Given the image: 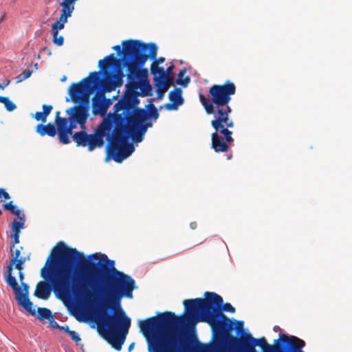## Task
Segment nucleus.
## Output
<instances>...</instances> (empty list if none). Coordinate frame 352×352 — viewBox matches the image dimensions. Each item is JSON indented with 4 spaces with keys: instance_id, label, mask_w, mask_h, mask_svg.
<instances>
[{
    "instance_id": "f257e3e1",
    "label": "nucleus",
    "mask_w": 352,
    "mask_h": 352,
    "mask_svg": "<svg viewBox=\"0 0 352 352\" xmlns=\"http://www.w3.org/2000/svg\"><path fill=\"white\" fill-rule=\"evenodd\" d=\"M40 275L34 295L47 300L53 292L62 298L74 296L98 314V331L111 346L120 351L131 327V318L121 307L125 296L133 297L135 280L118 271L115 262L103 256L89 261L76 248L59 241L52 248Z\"/></svg>"
},
{
    "instance_id": "f03ea898",
    "label": "nucleus",
    "mask_w": 352,
    "mask_h": 352,
    "mask_svg": "<svg viewBox=\"0 0 352 352\" xmlns=\"http://www.w3.org/2000/svg\"><path fill=\"white\" fill-rule=\"evenodd\" d=\"M138 87L136 82L128 85L127 91L113 107L114 113L104 118L94 133L76 132L73 140L76 146L87 147L89 151H93L103 146L106 137L107 158L111 157L115 162L121 163L129 157L135 148L128 143L129 138L133 142H141L148 129L153 126L152 120H156L160 116L152 101L145 109L138 107L140 100L135 91Z\"/></svg>"
},
{
    "instance_id": "7ed1b4c3",
    "label": "nucleus",
    "mask_w": 352,
    "mask_h": 352,
    "mask_svg": "<svg viewBox=\"0 0 352 352\" xmlns=\"http://www.w3.org/2000/svg\"><path fill=\"white\" fill-rule=\"evenodd\" d=\"M181 318L172 311H165L157 316L139 320L140 332L146 339L148 352H225L221 340L214 345L199 342L193 347L192 341L177 329Z\"/></svg>"
},
{
    "instance_id": "20e7f679",
    "label": "nucleus",
    "mask_w": 352,
    "mask_h": 352,
    "mask_svg": "<svg viewBox=\"0 0 352 352\" xmlns=\"http://www.w3.org/2000/svg\"><path fill=\"white\" fill-rule=\"evenodd\" d=\"M236 88L234 82L226 80L223 84L212 85L208 90L210 100L203 94H199V101L208 115H214L211 126L215 130L211 135V148L217 153H226L234 142L232 132L229 128L234 126V121L230 118L232 109L229 105L232 96Z\"/></svg>"
},
{
    "instance_id": "39448f33",
    "label": "nucleus",
    "mask_w": 352,
    "mask_h": 352,
    "mask_svg": "<svg viewBox=\"0 0 352 352\" xmlns=\"http://www.w3.org/2000/svg\"><path fill=\"white\" fill-rule=\"evenodd\" d=\"M100 80L99 72H90L89 76L77 83H72L69 94L73 102L78 105L66 111L69 115V121L67 118H60V112L56 113L55 123L57 126L58 140L60 143L67 144L70 142L69 135H73V130L79 124L82 131L85 128V123L89 115L90 96L98 86Z\"/></svg>"
},
{
    "instance_id": "423d86ee",
    "label": "nucleus",
    "mask_w": 352,
    "mask_h": 352,
    "mask_svg": "<svg viewBox=\"0 0 352 352\" xmlns=\"http://www.w3.org/2000/svg\"><path fill=\"white\" fill-rule=\"evenodd\" d=\"M123 63L127 68V86L132 82H138V88L135 89L138 96H150L152 95V87L147 80L148 70L143 66L148 60H153L151 67H160L159 65L165 61V58L156 59L157 46L155 43H144L138 40H125L122 43Z\"/></svg>"
},
{
    "instance_id": "0eeeda50",
    "label": "nucleus",
    "mask_w": 352,
    "mask_h": 352,
    "mask_svg": "<svg viewBox=\"0 0 352 352\" xmlns=\"http://www.w3.org/2000/svg\"><path fill=\"white\" fill-rule=\"evenodd\" d=\"M118 62V60L115 57V55L113 53L98 61V67L100 69L98 72L100 76L98 83L101 80L100 74L103 72L104 75L107 78L113 77L114 78L115 85L116 86H121L122 85L123 78L125 76L123 73V71L121 69H118L115 72H113V71L108 69V68L116 65Z\"/></svg>"
},
{
    "instance_id": "6e6552de",
    "label": "nucleus",
    "mask_w": 352,
    "mask_h": 352,
    "mask_svg": "<svg viewBox=\"0 0 352 352\" xmlns=\"http://www.w3.org/2000/svg\"><path fill=\"white\" fill-rule=\"evenodd\" d=\"M7 284L13 289L15 294V299L18 304L31 315L35 316L36 312L34 307L33 302L29 298V285L27 283H21L22 289L16 281L15 285H12L9 280H6Z\"/></svg>"
},
{
    "instance_id": "1a4fd4ad",
    "label": "nucleus",
    "mask_w": 352,
    "mask_h": 352,
    "mask_svg": "<svg viewBox=\"0 0 352 352\" xmlns=\"http://www.w3.org/2000/svg\"><path fill=\"white\" fill-rule=\"evenodd\" d=\"M92 113L95 116L100 115L104 116L112 104L111 99H107L105 94L102 91H97L92 98Z\"/></svg>"
},
{
    "instance_id": "9d476101",
    "label": "nucleus",
    "mask_w": 352,
    "mask_h": 352,
    "mask_svg": "<svg viewBox=\"0 0 352 352\" xmlns=\"http://www.w3.org/2000/svg\"><path fill=\"white\" fill-rule=\"evenodd\" d=\"M26 261L25 257L21 256L20 259H17L12 265H11V261H10L9 265L7 267V274H6V280H8L12 283V285H15L16 284V278L12 276V270L14 267L15 269L19 270V280L22 282L24 280V274L22 270H23V264Z\"/></svg>"
},
{
    "instance_id": "9b49d317",
    "label": "nucleus",
    "mask_w": 352,
    "mask_h": 352,
    "mask_svg": "<svg viewBox=\"0 0 352 352\" xmlns=\"http://www.w3.org/2000/svg\"><path fill=\"white\" fill-rule=\"evenodd\" d=\"M168 97L171 103L166 104L165 107L167 110H175L184 102L182 91L179 87H176L173 90L170 91L168 94Z\"/></svg>"
},
{
    "instance_id": "f8f14e48",
    "label": "nucleus",
    "mask_w": 352,
    "mask_h": 352,
    "mask_svg": "<svg viewBox=\"0 0 352 352\" xmlns=\"http://www.w3.org/2000/svg\"><path fill=\"white\" fill-rule=\"evenodd\" d=\"M36 131L41 136L48 135L50 137H54L56 134H58L57 127L51 123H48L45 125L42 124H39L36 127Z\"/></svg>"
},
{
    "instance_id": "ddd939ff",
    "label": "nucleus",
    "mask_w": 352,
    "mask_h": 352,
    "mask_svg": "<svg viewBox=\"0 0 352 352\" xmlns=\"http://www.w3.org/2000/svg\"><path fill=\"white\" fill-rule=\"evenodd\" d=\"M53 107L50 104H43V111H37L34 114V119L36 121H41L42 122H45L47 120V116L50 114Z\"/></svg>"
},
{
    "instance_id": "4468645a",
    "label": "nucleus",
    "mask_w": 352,
    "mask_h": 352,
    "mask_svg": "<svg viewBox=\"0 0 352 352\" xmlns=\"http://www.w3.org/2000/svg\"><path fill=\"white\" fill-rule=\"evenodd\" d=\"M151 72L155 76V80L158 83L160 81H164L167 78V74L162 67H151Z\"/></svg>"
},
{
    "instance_id": "2eb2a0df",
    "label": "nucleus",
    "mask_w": 352,
    "mask_h": 352,
    "mask_svg": "<svg viewBox=\"0 0 352 352\" xmlns=\"http://www.w3.org/2000/svg\"><path fill=\"white\" fill-rule=\"evenodd\" d=\"M78 0H63L60 3L61 12L72 15L74 10V3Z\"/></svg>"
},
{
    "instance_id": "dca6fc26",
    "label": "nucleus",
    "mask_w": 352,
    "mask_h": 352,
    "mask_svg": "<svg viewBox=\"0 0 352 352\" xmlns=\"http://www.w3.org/2000/svg\"><path fill=\"white\" fill-rule=\"evenodd\" d=\"M20 221L14 219L12 223V230L11 234H20L21 230L23 228L25 223V216L23 214L22 217H19Z\"/></svg>"
},
{
    "instance_id": "f3484780",
    "label": "nucleus",
    "mask_w": 352,
    "mask_h": 352,
    "mask_svg": "<svg viewBox=\"0 0 352 352\" xmlns=\"http://www.w3.org/2000/svg\"><path fill=\"white\" fill-rule=\"evenodd\" d=\"M38 315L37 318L40 320H52L54 319L53 315L50 309L45 307H38Z\"/></svg>"
},
{
    "instance_id": "a211bd4d",
    "label": "nucleus",
    "mask_w": 352,
    "mask_h": 352,
    "mask_svg": "<svg viewBox=\"0 0 352 352\" xmlns=\"http://www.w3.org/2000/svg\"><path fill=\"white\" fill-rule=\"evenodd\" d=\"M186 72V69H181L178 74V77L176 80V83L182 85L184 87H187L190 81V78L188 76L184 77Z\"/></svg>"
},
{
    "instance_id": "6ab92c4d",
    "label": "nucleus",
    "mask_w": 352,
    "mask_h": 352,
    "mask_svg": "<svg viewBox=\"0 0 352 352\" xmlns=\"http://www.w3.org/2000/svg\"><path fill=\"white\" fill-rule=\"evenodd\" d=\"M0 102L4 104L5 108L8 111H12L16 108V104L8 97L0 96Z\"/></svg>"
},
{
    "instance_id": "aec40b11",
    "label": "nucleus",
    "mask_w": 352,
    "mask_h": 352,
    "mask_svg": "<svg viewBox=\"0 0 352 352\" xmlns=\"http://www.w3.org/2000/svg\"><path fill=\"white\" fill-rule=\"evenodd\" d=\"M213 306L216 310L220 311L222 314H223V311H228L230 313L235 312V308L230 303H228V302L223 304V302L222 304L219 306H217L214 304Z\"/></svg>"
},
{
    "instance_id": "412c9836",
    "label": "nucleus",
    "mask_w": 352,
    "mask_h": 352,
    "mask_svg": "<svg viewBox=\"0 0 352 352\" xmlns=\"http://www.w3.org/2000/svg\"><path fill=\"white\" fill-rule=\"evenodd\" d=\"M3 208L6 210H9L12 214L19 216L20 215V210L17 207L13 205V202L9 201L3 205Z\"/></svg>"
},
{
    "instance_id": "4be33fe9",
    "label": "nucleus",
    "mask_w": 352,
    "mask_h": 352,
    "mask_svg": "<svg viewBox=\"0 0 352 352\" xmlns=\"http://www.w3.org/2000/svg\"><path fill=\"white\" fill-rule=\"evenodd\" d=\"M174 83V78L173 76H168L167 78L164 81H160L157 83V85L161 87L164 88V90H167L170 86L173 85Z\"/></svg>"
},
{
    "instance_id": "5701e85b",
    "label": "nucleus",
    "mask_w": 352,
    "mask_h": 352,
    "mask_svg": "<svg viewBox=\"0 0 352 352\" xmlns=\"http://www.w3.org/2000/svg\"><path fill=\"white\" fill-rule=\"evenodd\" d=\"M65 27V24L58 21H56L52 26V32L57 34L59 30H63Z\"/></svg>"
},
{
    "instance_id": "b1692460",
    "label": "nucleus",
    "mask_w": 352,
    "mask_h": 352,
    "mask_svg": "<svg viewBox=\"0 0 352 352\" xmlns=\"http://www.w3.org/2000/svg\"><path fill=\"white\" fill-rule=\"evenodd\" d=\"M53 34V43L58 46H62L64 43V38L61 35H58V32L55 35V33H52Z\"/></svg>"
},
{
    "instance_id": "393cba45",
    "label": "nucleus",
    "mask_w": 352,
    "mask_h": 352,
    "mask_svg": "<svg viewBox=\"0 0 352 352\" xmlns=\"http://www.w3.org/2000/svg\"><path fill=\"white\" fill-rule=\"evenodd\" d=\"M11 252H12V258H11L10 261H11V265H12L14 263V262L17 261V259H20V258L21 256H20V255H21V250H19V249H16L15 250H12Z\"/></svg>"
},
{
    "instance_id": "a878e982",
    "label": "nucleus",
    "mask_w": 352,
    "mask_h": 352,
    "mask_svg": "<svg viewBox=\"0 0 352 352\" xmlns=\"http://www.w3.org/2000/svg\"><path fill=\"white\" fill-rule=\"evenodd\" d=\"M32 74V72L29 69H25L22 72V74L19 76V81L24 80L27 78H28Z\"/></svg>"
},
{
    "instance_id": "bb28decb",
    "label": "nucleus",
    "mask_w": 352,
    "mask_h": 352,
    "mask_svg": "<svg viewBox=\"0 0 352 352\" xmlns=\"http://www.w3.org/2000/svg\"><path fill=\"white\" fill-rule=\"evenodd\" d=\"M69 335L70 336L71 339L75 341L76 342H79L81 340V338H80L79 335L75 331L69 332Z\"/></svg>"
},
{
    "instance_id": "cd10ccee",
    "label": "nucleus",
    "mask_w": 352,
    "mask_h": 352,
    "mask_svg": "<svg viewBox=\"0 0 352 352\" xmlns=\"http://www.w3.org/2000/svg\"><path fill=\"white\" fill-rule=\"evenodd\" d=\"M71 16H72L71 14H69L64 13V12H61V14H60V16L58 21L62 22L63 23L65 24L67 21V19L69 17H70Z\"/></svg>"
},
{
    "instance_id": "c85d7f7f",
    "label": "nucleus",
    "mask_w": 352,
    "mask_h": 352,
    "mask_svg": "<svg viewBox=\"0 0 352 352\" xmlns=\"http://www.w3.org/2000/svg\"><path fill=\"white\" fill-rule=\"evenodd\" d=\"M11 236L14 239V243H13V245L10 248V251H12L14 248V245H16V244L19 243V236H20V234H16H16H11Z\"/></svg>"
},
{
    "instance_id": "c756f323",
    "label": "nucleus",
    "mask_w": 352,
    "mask_h": 352,
    "mask_svg": "<svg viewBox=\"0 0 352 352\" xmlns=\"http://www.w3.org/2000/svg\"><path fill=\"white\" fill-rule=\"evenodd\" d=\"M84 315H85L84 313L81 311H76L75 313H74V316H75L76 320H78L79 322L85 321L84 318H82V316H84Z\"/></svg>"
},
{
    "instance_id": "7c9ffc66",
    "label": "nucleus",
    "mask_w": 352,
    "mask_h": 352,
    "mask_svg": "<svg viewBox=\"0 0 352 352\" xmlns=\"http://www.w3.org/2000/svg\"><path fill=\"white\" fill-rule=\"evenodd\" d=\"M3 197L5 199H10V196L5 189L0 188V198Z\"/></svg>"
},
{
    "instance_id": "2f4dec72",
    "label": "nucleus",
    "mask_w": 352,
    "mask_h": 352,
    "mask_svg": "<svg viewBox=\"0 0 352 352\" xmlns=\"http://www.w3.org/2000/svg\"><path fill=\"white\" fill-rule=\"evenodd\" d=\"M166 91V90H164V88L158 89L157 93V98L159 99H162L164 96V93H165Z\"/></svg>"
},
{
    "instance_id": "473e14b6",
    "label": "nucleus",
    "mask_w": 352,
    "mask_h": 352,
    "mask_svg": "<svg viewBox=\"0 0 352 352\" xmlns=\"http://www.w3.org/2000/svg\"><path fill=\"white\" fill-rule=\"evenodd\" d=\"M173 68H174L173 65H170V66H169V67L166 69V70H165L166 74H168V76H171V75H172V74H173Z\"/></svg>"
},
{
    "instance_id": "72a5a7b5",
    "label": "nucleus",
    "mask_w": 352,
    "mask_h": 352,
    "mask_svg": "<svg viewBox=\"0 0 352 352\" xmlns=\"http://www.w3.org/2000/svg\"><path fill=\"white\" fill-rule=\"evenodd\" d=\"M10 83V80H6L3 83H1L0 84V88L1 89H3L6 86H8Z\"/></svg>"
},
{
    "instance_id": "f704fd0d",
    "label": "nucleus",
    "mask_w": 352,
    "mask_h": 352,
    "mask_svg": "<svg viewBox=\"0 0 352 352\" xmlns=\"http://www.w3.org/2000/svg\"><path fill=\"white\" fill-rule=\"evenodd\" d=\"M112 48L116 51L118 54H120L122 52L121 46L120 45H115Z\"/></svg>"
},
{
    "instance_id": "c9c22d12",
    "label": "nucleus",
    "mask_w": 352,
    "mask_h": 352,
    "mask_svg": "<svg viewBox=\"0 0 352 352\" xmlns=\"http://www.w3.org/2000/svg\"><path fill=\"white\" fill-rule=\"evenodd\" d=\"M88 258L89 259H94V260H98V254L96 253L89 254Z\"/></svg>"
},
{
    "instance_id": "e433bc0d",
    "label": "nucleus",
    "mask_w": 352,
    "mask_h": 352,
    "mask_svg": "<svg viewBox=\"0 0 352 352\" xmlns=\"http://www.w3.org/2000/svg\"><path fill=\"white\" fill-rule=\"evenodd\" d=\"M190 227L191 229L195 230L197 228V223L196 222H191L190 223Z\"/></svg>"
},
{
    "instance_id": "4c0bfd02",
    "label": "nucleus",
    "mask_w": 352,
    "mask_h": 352,
    "mask_svg": "<svg viewBox=\"0 0 352 352\" xmlns=\"http://www.w3.org/2000/svg\"><path fill=\"white\" fill-rule=\"evenodd\" d=\"M134 345H135V343H134V342H133V343H131V344L129 346V347H128V351H129V352H131V351L133 350V347H134Z\"/></svg>"
},
{
    "instance_id": "58836bf2",
    "label": "nucleus",
    "mask_w": 352,
    "mask_h": 352,
    "mask_svg": "<svg viewBox=\"0 0 352 352\" xmlns=\"http://www.w3.org/2000/svg\"><path fill=\"white\" fill-rule=\"evenodd\" d=\"M238 328H243V321H237Z\"/></svg>"
},
{
    "instance_id": "ea45409f",
    "label": "nucleus",
    "mask_w": 352,
    "mask_h": 352,
    "mask_svg": "<svg viewBox=\"0 0 352 352\" xmlns=\"http://www.w3.org/2000/svg\"><path fill=\"white\" fill-rule=\"evenodd\" d=\"M66 333L69 334V332H72V330H70L68 326H66L65 328L62 327Z\"/></svg>"
},
{
    "instance_id": "a19ab883",
    "label": "nucleus",
    "mask_w": 352,
    "mask_h": 352,
    "mask_svg": "<svg viewBox=\"0 0 352 352\" xmlns=\"http://www.w3.org/2000/svg\"><path fill=\"white\" fill-rule=\"evenodd\" d=\"M66 79H67V77H66V76H63V77L61 78V81H62V82H64V81H65V80H66Z\"/></svg>"
},
{
    "instance_id": "79ce46f5",
    "label": "nucleus",
    "mask_w": 352,
    "mask_h": 352,
    "mask_svg": "<svg viewBox=\"0 0 352 352\" xmlns=\"http://www.w3.org/2000/svg\"><path fill=\"white\" fill-rule=\"evenodd\" d=\"M54 327H59L58 324L56 322H55V325H54Z\"/></svg>"
},
{
    "instance_id": "37998d69",
    "label": "nucleus",
    "mask_w": 352,
    "mask_h": 352,
    "mask_svg": "<svg viewBox=\"0 0 352 352\" xmlns=\"http://www.w3.org/2000/svg\"><path fill=\"white\" fill-rule=\"evenodd\" d=\"M1 213H2V212H1V210H0V215L1 214Z\"/></svg>"
}]
</instances>
